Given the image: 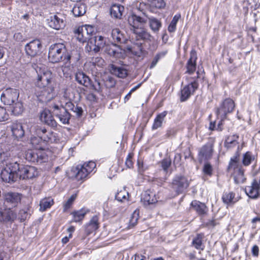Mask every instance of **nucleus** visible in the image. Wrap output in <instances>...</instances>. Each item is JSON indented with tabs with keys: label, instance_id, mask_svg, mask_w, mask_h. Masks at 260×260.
Returning a JSON list of instances; mask_svg holds the SVG:
<instances>
[{
	"label": "nucleus",
	"instance_id": "obj_18",
	"mask_svg": "<svg viewBox=\"0 0 260 260\" xmlns=\"http://www.w3.org/2000/svg\"><path fill=\"white\" fill-rule=\"evenodd\" d=\"M30 131L33 132L35 134L41 137L43 142H48L51 140L52 134L47 130L39 126H34L31 128Z\"/></svg>",
	"mask_w": 260,
	"mask_h": 260
},
{
	"label": "nucleus",
	"instance_id": "obj_2",
	"mask_svg": "<svg viewBox=\"0 0 260 260\" xmlns=\"http://www.w3.org/2000/svg\"><path fill=\"white\" fill-rule=\"evenodd\" d=\"M74 58L73 53L71 54L67 52V49L63 44H54L50 46L49 49L48 58L52 63H57L62 61L63 65L62 70L63 73H68L70 70L71 60L78 61L79 59V54Z\"/></svg>",
	"mask_w": 260,
	"mask_h": 260
},
{
	"label": "nucleus",
	"instance_id": "obj_45",
	"mask_svg": "<svg viewBox=\"0 0 260 260\" xmlns=\"http://www.w3.org/2000/svg\"><path fill=\"white\" fill-rule=\"evenodd\" d=\"M180 17V14H177L174 16L172 21L168 26V29L169 32H173L175 31L176 29V24Z\"/></svg>",
	"mask_w": 260,
	"mask_h": 260
},
{
	"label": "nucleus",
	"instance_id": "obj_22",
	"mask_svg": "<svg viewBox=\"0 0 260 260\" xmlns=\"http://www.w3.org/2000/svg\"><path fill=\"white\" fill-rule=\"evenodd\" d=\"M111 37L113 43H124L125 42L126 39L123 33L119 28H114L111 31Z\"/></svg>",
	"mask_w": 260,
	"mask_h": 260
},
{
	"label": "nucleus",
	"instance_id": "obj_49",
	"mask_svg": "<svg viewBox=\"0 0 260 260\" xmlns=\"http://www.w3.org/2000/svg\"><path fill=\"white\" fill-rule=\"evenodd\" d=\"M150 3L152 7L158 9H161L165 6V3L164 0H148Z\"/></svg>",
	"mask_w": 260,
	"mask_h": 260
},
{
	"label": "nucleus",
	"instance_id": "obj_35",
	"mask_svg": "<svg viewBox=\"0 0 260 260\" xmlns=\"http://www.w3.org/2000/svg\"><path fill=\"white\" fill-rule=\"evenodd\" d=\"M84 30L81 26L79 27L75 31V33L76 34V37L77 39L81 43L86 42L87 41L89 40V36L86 34L85 35L84 32H83Z\"/></svg>",
	"mask_w": 260,
	"mask_h": 260
},
{
	"label": "nucleus",
	"instance_id": "obj_42",
	"mask_svg": "<svg viewBox=\"0 0 260 260\" xmlns=\"http://www.w3.org/2000/svg\"><path fill=\"white\" fill-rule=\"evenodd\" d=\"M235 194L233 192H225L223 193L222 199L223 203L227 205L233 204L236 201H234Z\"/></svg>",
	"mask_w": 260,
	"mask_h": 260
},
{
	"label": "nucleus",
	"instance_id": "obj_47",
	"mask_svg": "<svg viewBox=\"0 0 260 260\" xmlns=\"http://www.w3.org/2000/svg\"><path fill=\"white\" fill-rule=\"evenodd\" d=\"M82 166L89 174L95 169L96 164L94 161H90L84 163Z\"/></svg>",
	"mask_w": 260,
	"mask_h": 260
},
{
	"label": "nucleus",
	"instance_id": "obj_14",
	"mask_svg": "<svg viewBox=\"0 0 260 260\" xmlns=\"http://www.w3.org/2000/svg\"><path fill=\"white\" fill-rule=\"evenodd\" d=\"M198 86V83L196 81H193L184 86L181 90V101L183 102L187 100L194 93Z\"/></svg>",
	"mask_w": 260,
	"mask_h": 260
},
{
	"label": "nucleus",
	"instance_id": "obj_55",
	"mask_svg": "<svg viewBox=\"0 0 260 260\" xmlns=\"http://www.w3.org/2000/svg\"><path fill=\"white\" fill-rule=\"evenodd\" d=\"M92 86L93 89L98 92L102 91L103 89V84L102 82L98 80L95 81Z\"/></svg>",
	"mask_w": 260,
	"mask_h": 260
},
{
	"label": "nucleus",
	"instance_id": "obj_19",
	"mask_svg": "<svg viewBox=\"0 0 260 260\" xmlns=\"http://www.w3.org/2000/svg\"><path fill=\"white\" fill-rule=\"evenodd\" d=\"M41 120L50 125L51 127H55L57 126V123L54 119L50 111L48 110H44L40 114Z\"/></svg>",
	"mask_w": 260,
	"mask_h": 260
},
{
	"label": "nucleus",
	"instance_id": "obj_43",
	"mask_svg": "<svg viewBox=\"0 0 260 260\" xmlns=\"http://www.w3.org/2000/svg\"><path fill=\"white\" fill-rule=\"evenodd\" d=\"M11 111L15 115H19L21 114L23 111V106L21 102L19 101L15 102L12 105Z\"/></svg>",
	"mask_w": 260,
	"mask_h": 260
},
{
	"label": "nucleus",
	"instance_id": "obj_36",
	"mask_svg": "<svg viewBox=\"0 0 260 260\" xmlns=\"http://www.w3.org/2000/svg\"><path fill=\"white\" fill-rule=\"evenodd\" d=\"M238 138L239 137L236 135L228 137L224 142V146L227 148H232L236 146L238 144Z\"/></svg>",
	"mask_w": 260,
	"mask_h": 260
},
{
	"label": "nucleus",
	"instance_id": "obj_57",
	"mask_svg": "<svg viewBox=\"0 0 260 260\" xmlns=\"http://www.w3.org/2000/svg\"><path fill=\"white\" fill-rule=\"evenodd\" d=\"M28 215V214L26 211L21 210L19 212L18 218L21 221H23L27 218Z\"/></svg>",
	"mask_w": 260,
	"mask_h": 260
},
{
	"label": "nucleus",
	"instance_id": "obj_23",
	"mask_svg": "<svg viewBox=\"0 0 260 260\" xmlns=\"http://www.w3.org/2000/svg\"><path fill=\"white\" fill-rule=\"evenodd\" d=\"M11 208L5 210L1 213L0 220L4 221H13L17 217L16 213L12 210Z\"/></svg>",
	"mask_w": 260,
	"mask_h": 260
},
{
	"label": "nucleus",
	"instance_id": "obj_27",
	"mask_svg": "<svg viewBox=\"0 0 260 260\" xmlns=\"http://www.w3.org/2000/svg\"><path fill=\"white\" fill-rule=\"evenodd\" d=\"M149 25L151 30L154 33H157L162 26L160 20L154 17L148 18Z\"/></svg>",
	"mask_w": 260,
	"mask_h": 260
},
{
	"label": "nucleus",
	"instance_id": "obj_13",
	"mask_svg": "<svg viewBox=\"0 0 260 260\" xmlns=\"http://www.w3.org/2000/svg\"><path fill=\"white\" fill-rule=\"evenodd\" d=\"M245 192L251 199H257L260 196V187L258 181L254 179L249 186L245 188Z\"/></svg>",
	"mask_w": 260,
	"mask_h": 260
},
{
	"label": "nucleus",
	"instance_id": "obj_41",
	"mask_svg": "<svg viewBox=\"0 0 260 260\" xmlns=\"http://www.w3.org/2000/svg\"><path fill=\"white\" fill-rule=\"evenodd\" d=\"M256 156L252 152L247 151L243 155L242 163L244 166H248L250 165L252 161H254Z\"/></svg>",
	"mask_w": 260,
	"mask_h": 260
},
{
	"label": "nucleus",
	"instance_id": "obj_4",
	"mask_svg": "<svg viewBox=\"0 0 260 260\" xmlns=\"http://www.w3.org/2000/svg\"><path fill=\"white\" fill-rule=\"evenodd\" d=\"M127 20L130 26V30L136 35L137 40H151L152 37L147 29L144 28L147 22L146 19L135 14H132L128 16Z\"/></svg>",
	"mask_w": 260,
	"mask_h": 260
},
{
	"label": "nucleus",
	"instance_id": "obj_32",
	"mask_svg": "<svg viewBox=\"0 0 260 260\" xmlns=\"http://www.w3.org/2000/svg\"><path fill=\"white\" fill-rule=\"evenodd\" d=\"M124 7L119 5H113L110 9V13L112 17L120 18L124 11Z\"/></svg>",
	"mask_w": 260,
	"mask_h": 260
},
{
	"label": "nucleus",
	"instance_id": "obj_16",
	"mask_svg": "<svg viewBox=\"0 0 260 260\" xmlns=\"http://www.w3.org/2000/svg\"><path fill=\"white\" fill-rule=\"evenodd\" d=\"M47 21L49 26L55 29H60L65 26L63 19L57 15L51 16Z\"/></svg>",
	"mask_w": 260,
	"mask_h": 260
},
{
	"label": "nucleus",
	"instance_id": "obj_17",
	"mask_svg": "<svg viewBox=\"0 0 260 260\" xmlns=\"http://www.w3.org/2000/svg\"><path fill=\"white\" fill-rule=\"evenodd\" d=\"M62 90V95L61 99V105H62L64 104L68 107H70L72 105L71 101L74 98L73 90L70 87H66Z\"/></svg>",
	"mask_w": 260,
	"mask_h": 260
},
{
	"label": "nucleus",
	"instance_id": "obj_24",
	"mask_svg": "<svg viewBox=\"0 0 260 260\" xmlns=\"http://www.w3.org/2000/svg\"><path fill=\"white\" fill-rule=\"evenodd\" d=\"M213 151V143H208L204 146L200 151V154L205 159L211 157Z\"/></svg>",
	"mask_w": 260,
	"mask_h": 260
},
{
	"label": "nucleus",
	"instance_id": "obj_61",
	"mask_svg": "<svg viewBox=\"0 0 260 260\" xmlns=\"http://www.w3.org/2000/svg\"><path fill=\"white\" fill-rule=\"evenodd\" d=\"M125 165L129 168H131L133 166V162L131 160L130 154L128 155V157L125 160Z\"/></svg>",
	"mask_w": 260,
	"mask_h": 260
},
{
	"label": "nucleus",
	"instance_id": "obj_1",
	"mask_svg": "<svg viewBox=\"0 0 260 260\" xmlns=\"http://www.w3.org/2000/svg\"><path fill=\"white\" fill-rule=\"evenodd\" d=\"M38 173L35 167L12 161L7 164L2 170L1 177L4 181L11 182L16 181L18 179H31L37 176Z\"/></svg>",
	"mask_w": 260,
	"mask_h": 260
},
{
	"label": "nucleus",
	"instance_id": "obj_51",
	"mask_svg": "<svg viewBox=\"0 0 260 260\" xmlns=\"http://www.w3.org/2000/svg\"><path fill=\"white\" fill-rule=\"evenodd\" d=\"M9 117V115L6 109L4 107H0V122L7 120Z\"/></svg>",
	"mask_w": 260,
	"mask_h": 260
},
{
	"label": "nucleus",
	"instance_id": "obj_25",
	"mask_svg": "<svg viewBox=\"0 0 260 260\" xmlns=\"http://www.w3.org/2000/svg\"><path fill=\"white\" fill-rule=\"evenodd\" d=\"M191 206L199 215L205 214L208 211V209L205 204L199 201H192L191 203Z\"/></svg>",
	"mask_w": 260,
	"mask_h": 260
},
{
	"label": "nucleus",
	"instance_id": "obj_31",
	"mask_svg": "<svg viewBox=\"0 0 260 260\" xmlns=\"http://www.w3.org/2000/svg\"><path fill=\"white\" fill-rule=\"evenodd\" d=\"M76 80L81 85L88 87L90 84V79L84 73L78 72L76 74Z\"/></svg>",
	"mask_w": 260,
	"mask_h": 260
},
{
	"label": "nucleus",
	"instance_id": "obj_40",
	"mask_svg": "<svg viewBox=\"0 0 260 260\" xmlns=\"http://www.w3.org/2000/svg\"><path fill=\"white\" fill-rule=\"evenodd\" d=\"M112 73L119 78H124L127 75V70L122 67H117L113 66Z\"/></svg>",
	"mask_w": 260,
	"mask_h": 260
},
{
	"label": "nucleus",
	"instance_id": "obj_60",
	"mask_svg": "<svg viewBox=\"0 0 260 260\" xmlns=\"http://www.w3.org/2000/svg\"><path fill=\"white\" fill-rule=\"evenodd\" d=\"M115 84V81L112 78H109L108 81L106 83L108 87H112L114 86Z\"/></svg>",
	"mask_w": 260,
	"mask_h": 260
},
{
	"label": "nucleus",
	"instance_id": "obj_10",
	"mask_svg": "<svg viewBox=\"0 0 260 260\" xmlns=\"http://www.w3.org/2000/svg\"><path fill=\"white\" fill-rule=\"evenodd\" d=\"M52 112L57 117L62 124H67L70 119V114L62 105L59 106L57 105L52 106Z\"/></svg>",
	"mask_w": 260,
	"mask_h": 260
},
{
	"label": "nucleus",
	"instance_id": "obj_15",
	"mask_svg": "<svg viewBox=\"0 0 260 260\" xmlns=\"http://www.w3.org/2000/svg\"><path fill=\"white\" fill-rule=\"evenodd\" d=\"M20 196L16 192H8L5 194L4 204L8 208L15 207L20 201Z\"/></svg>",
	"mask_w": 260,
	"mask_h": 260
},
{
	"label": "nucleus",
	"instance_id": "obj_50",
	"mask_svg": "<svg viewBox=\"0 0 260 260\" xmlns=\"http://www.w3.org/2000/svg\"><path fill=\"white\" fill-rule=\"evenodd\" d=\"M139 219V211L135 210L132 215L131 218L129 220V227L132 228L137 223Z\"/></svg>",
	"mask_w": 260,
	"mask_h": 260
},
{
	"label": "nucleus",
	"instance_id": "obj_5",
	"mask_svg": "<svg viewBox=\"0 0 260 260\" xmlns=\"http://www.w3.org/2000/svg\"><path fill=\"white\" fill-rule=\"evenodd\" d=\"M234 107V102L231 99H225L220 104L216 110L217 118L220 119L218 122L217 129L222 130V120L226 118L227 114L233 111Z\"/></svg>",
	"mask_w": 260,
	"mask_h": 260
},
{
	"label": "nucleus",
	"instance_id": "obj_58",
	"mask_svg": "<svg viewBox=\"0 0 260 260\" xmlns=\"http://www.w3.org/2000/svg\"><path fill=\"white\" fill-rule=\"evenodd\" d=\"M137 165H138V171L140 173H143L146 170V168L145 167L143 162L142 161H141V160H138Z\"/></svg>",
	"mask_w": 260,
	"mask_h": 260
},
{
	"label": "nucleus",
	"instance_id": "obj_30",
	"mask_svg": "<svg viewBox=\"0 0 260 260\" xmlns=\"http://www.w3.org/2000/svg\"><path fill=\"white\" fill-rule=\"evenodd\" d=\"M74 173L75 176L77 180L84 179L88 175V173L82 165H78L74 171Z\"/></svg>",
	"mask_w": 260,
	"mask_h": 260
},
{
	"label": "nucleus",
	"instance_id": "obj_52",
	"mask_svg": "<svg viewBox=\"0 0 260 260\" xmlns=\"http://www.w3.org/2000/svg\"><path fill=\"white\" fill-rule=\"evenodd\" d=\"M161 167L165 171L167 172L168 171V168L170 167L171 165V160L170 158H165L161 160L160 162Z\"/></svg>",
	"mask_w": 260,
	"mask_h": 260
},
{
	"label": "nucleus",
	"instance_id": "obj_39",
	"mask_svg": "<svg viewBox=\"0 0 260 260\" xmlns=\"http://www.w3.org/2000/svg\"><path fill=\"white\" fill-rule=\"evenodd\" d=\"M103 50L111 56H114L116 57L118 56L117 46L113 43L106 45Z\"/></svg>",
	"mask_w": 260,
	"mask_h": 260
},
{
	"label": "nucleus",
	"instance_id": "obj_6",
	"mask_svg": "<svg viewBox=\"0 0 260 260\" xmlns=\"http://www.w3.org/2000/svg\"><path fill=\"white\" fill-rule=\"evenodd\" d=\"M25 159L30 162L41 164L48 160V155L45 150L41 148L28 149L24 154Z\"/></svg>",
	"mask_w": 260,
	"mask_h": 260
},
{
	"label": "nucleus",
	"instance_id": "obj_37",
	"mask_svg": "<svg viewBox=\"0 0 260 260\" xmlns=\"http://www.w3.org/2000/svg\"><path fill=\"white\" fill-rule=\"evenodd\" d=\"M144 201L148 204H153L157 202L155 194L150 191H146L142 194Z\"/></svg>",
	"mask_w": 260,
	"mask_h": 260
},
{
	"label": "nucleus",
	"instance_id": "obj_12",
	"mask_svg": "<svg viewBox=\"0 0 260 260\" xmlns=\"http://www.w3.org/2000/svg\"><path fill=\"white\" fill-rule=\"evenodd\" d=\"M173 186L178 193L182 192L189 186V182L184 176L181 175L176 176L173 180Z\"/></svg>",
	"mask_w": 260,
	"mask_h": 260
},
{
	"label": "nucleus",
	"instance_id": "obj_46",
	"mask_svg": "<svg viewBox=\"0 0 260 260\" xmlns=\"http://www.w3.org/2000/svg\"><path fill=\"white\" fill-rule=\"evenodd\" d=\"M203 236L198 234L197 237L192 241V245L198 249L203 250L204 246L202 245Z\"/></svg>",
	"mask_w": 260,
	"mask_h": 260
},
{
	"label": "nucleus",
	"instance_id": "obj_11",
	"mask_svg": "<svg viewBox=\"0 0 260 260\" xmlns=\"http://www.w3.org/2000/svg\"><path fill=\"white\" fill-rule=\"evenodd\" d=\"M42 44L40 40H33L25 45V52L27 55L34 57L38 55L40 52Z\"/></svg>",
	"mask_w": 260,
	"mask_h": 260
},
{
	"label": "nucleus",
	"instance_id": "obj_8",
	"mask_svg": "<svg viewBox=\"0 0 260 260\" xmlns=\"http://www.w3.org/2000/svg\"><path fill=\"white\" fill-rule=\"evenodd\" d=\"M19 92L11 88L5 89L1 95V100L5 105H11L18 101Z\"/></svg>",
	"mask_w": 260,
	"mask_h": 260
},
{
	"label": "nucleus",
	"instance_id": "obj_54",
	"mask_svg": "<svg viewBox=\"0 0 260 260\" xmlns=\"http://www.w3.org/2000/svg\"><path fill=\"white\" fill-rule=\"evenodd\" d=\"M81 27L82 28H83L84 30L83 32H84L85 35L86 34L88 35V36H89V38L90 39L91 38H90L91 35L94 31V28L92 26L89 25H85Z\"/></svg>",
	"mask_w": 260,
	"mask_h": 260
},
{
	"label": "nucleus",
	"instance_id": "obj_59",
	"mask_svg": "<svg viewBox=\"0 0 260 260\" xmlns=\"http://www.w3.org/2000/svg\"><path fill=\"white\" fill-rule=\"evenodd\" d=\"M251 252L253 256L256 257L258 256L259 254L258 247L256 245H254L252 248Z\"/></svg>",
	"mask_w": 260,
	"mask_h": 260
},
{
	"label": "nucleus",
	"instance_id": "obj_53",
	"mask_svg": "<svg viewBox=\"0 0 260 260\" xmlns=\"http://www.w3.org/2000/svg\"><path fill=\"white\" fill-rule=\"evenodd\" d=\"M69 107L71 108V110H72V111L75 113L77 116L80 117L82 115L83 110L81 107L77 105L74 106L72 104V105Z\"/></svg>",
	"mask_w": 260,
	"mask_h": 260
},
{
	"label": "nucleus",
	"instance_id": "obj_7",
	"mask_svg": "<svg viewBox=\"0 0 260 260\" xmlns=\"http://www.w3.org/2000/svg\"><path fill=\"white\" fill-rule=\"evenodd\" d=\"M230 171H233V176L235 182L237 183H243L245 180L244 172L241 166L239 165L237 156H233L231 159L228 167Z\"/></svg>",
	"mask_w": 260,
	"mask_h": 260
},
{
	"label": "nucleus",
	"instance_id": "obj_34",
	"mask_svg": "<svg viewBox=\"0 0 260 260\" xmlns=\"http://www.w3.org/2000/svg\"><path fill=\"white\" fill-rule=\"evenodd\" d=\"M54 204L53 200L51 198H45L40 202V211L43 212L50 208Z\"/></svg>",
	"mask_w": 260,
	"mask_h": 260
},
{
	"label": "nucleus",
	"instance_id": "obj_21",
	"mask_svg": "<svg viewBox=\"0 0 260 260\" xmlns=\"http://www.w3.org/2000/svg\"><path fill=\"white\" fill-rule=\"evenodd\" d=\"M168 114V111H164L161 113H158L154 119L151 128L152 130H156L160 128L165 122V118Z\"/></svg>",
	"mask_w": 260,
	"mask_h": 260
},
{
	"label": "nucleus",
	"instance_id": "obj_48",
	"mask_svg": "<svg viewBox=\"0 0 260 260\" xmlns=\"http://www.w3.org/2000/svg\"><path fill=\"white\" fill-rule=\"evenodd\" d=\"M43 140L39 136H34L31 138L30 143L35 148H40V145L41 146Z\"/></svg>",
	"mask_w": 260,
	"mask_h": 260
},
{
	"label": "nucleus",
	"instance_id": "obj_62",
	"mask_svg": "<svg viewBox=\"0 0 260 260\" xmlns=\"http://www.w3.org/2000/svg\"><path fill=\"white\" fill-rule=\"evenodd\" d=\"M176 129H175L174 128H171L167 131L166 135L168 137H171L172 136H174L176 134Z\"/></svg>",
	"mask_w": 260,
	"mask_h": 260
},
{
	"label": "nucleus",
	"instance_id": "obj_63",
	"mask_svg": "<svg viewBox=\"0 0 260 260\" xmlns=\"http://www.w3.org/2000/svg\"><path fill=\"white\" fill-rule=\"evenodd\" d=\"M168 53L167 50H164L159 53H158L156 56L159 58V59L162 57H164Z\"/></svg>",
	"mask_w": 260,
	"mask_h": 260
},
{
	"label": "nucleus",
	"instance_id": "obj_56",
	"mask_svg": "<svg viewBox=\"0 0 260 260\" xmlns=\"http://www.w3.org/2000/svg\"><path fill=\"white\" fill-rule=\"evenodd\" d=\"M203 172L207 175H211L212 172V168L210 164L206 163L203 168Z\"/></svg>",
	"mask_w": 260,
	"mask_h": 260
},
{
	"label": "nucleus",
	"instance_id": "obj_38",
	"mask_svg": "<svg viewBox=\"0 0 260 260\" xmlns=\"http://www.w3.org/2000/svg\"><path fill=\"white\" fill-rule=\"evenodd\" d=\"M115 199L118 202L124 203L128 200V193L125 188L121 189L116 193Z\"/></svg>",
	"mask_w": 260,
	"mask_h": 260
},
{
	"label": "nucleus",
	"instance_id": "obj_3",
	"mask_svg": "<svg viewBox=\"0 0 260 260\" xmlns=\"http://www.w3.org/2000/svg\"><path fill=\"white\" fill-rule=\"evenodd\" d=\"M38 74L35 84L42 89V93L39 96L44 98L45 101L50 100L54 94V87L52 84L53 75L52 72L45 68H40L37 70Z\"/></svg>",
	"mask_w": 260,
	"mask_h": 260
},
{
	"label": "nucleus",
	"instance_id": "obj_29",
	"mask_svg": "<svg viewBox=\"0 0 260 260\" xmlns=\"http://www.w3.org/2000/svg\"><path fill=\"white\" fill-rule=\"evenodd\" d=\"M88 212V210L85 208H82L80 210L72 212L71 215L73 216V221L76 222H80L84 219Z\"/></svg>",
	"mask_w": 260,
	"mask_h": 260
},
{
	"label": "nucleus",
	"instance_id": "obj_64",
	"mask_svg": "<svg viewBox=\"0 0 260 260\" xmlns=\"http://www.w3.org/2000/svg\"><path fill=\"white\" fill-rule=\"evenodd\" d=\"M254 4L252 5L251 6V7L254 10H256V9H258L260 7V3L258 2H255V1H254Z\"/></svg>",
	"mask_w": 260,
	"mask_h": 260
},
{
	"label": "nucleus",
	"instance_id": "obj_9",
	"mask_svg": "<svg viewBox=\"0 0 260 260\" xmlns=\"http://www.w3.org/2000/svg\"><path fill=\"white\" fill-rule=\"evenodd\" d=\"M106 45V41L104 38L101 36H96L90 39L88 43L87 49L88 51L98 53L100 50H103Z\"/></svg>",
	"mask_w": 260,
	"mask_h": 260
},
{
	"label": "nucleus",
	"instance_id": "obj_44",
	"mask_svg": "<svg viewBox=\"0 0 260 260\" xmlns=\"http://www.w3.org/2000/svg\"><path fill=\"white\" fill-rule=\"evenodd\" d=\"M76 198L77 194H73L63 203V211L64 212H67L71 207Z\"/></svg>",
	"mask_w": 260,
	"mask_h": 260
},
{
	"label": "nucleus",
	"instance_id": "obj_33",
	"mask_svg": "<svg viewBox=\"0 0 260 260\" xmlns=\"http://www.w3.org/2000/svg\"><path fill=\"white\" fill-rule=\"evenodd\" d=\"M72 12L75 16H81L86 12L85 4L81 3H77L72 9Z\"/></svg>",
	"mask_w": 260,
	"mask_h": 260
},
{
	"label": "nucleus",
	"instance_id": "obj_26",
	"mask_svg": "<svg viewBox=\"0 0 260 260\" xmlns=\"http://www.w3.org/2000/svg\"><path fill=\"white\" fill-rule=\"evenodd\" d=\"M99 224L98 216L97 215L93 216L86 226V232L87 234H91L98 229Z\"/></svg>",
	"mask_w": 260,
	"mask_h": 260
},
{
	"label": "nucleus",
	"instance_id": "obj_20",
	"mask_svg": "<svg viewBox=\"0 0 260 260\" xmlns=\"http://www.w3.org/2000/svg\"><path fill=\"white\" fill-rule=\"evenodd\" d=\"M197 56L196 51L192 50L190 52V56L186 65V73L192 74L196 70V61Z\"/></svg>",
	"mask_w": 260,
	"mask_h": 260
},
{
	"label": "nucleus",
	"instance_id": "obj_28",
	"mask_svg": "<svg viewBox=\"0 0 260 260\" xmlns=\"http://www.w3.org/2000/svg\"><path fill=\"white\" fill-rule=\"evenodd\" d=\"M24 126L21 123H16L12 125L13 135L17 139L21 138L24 135Z\"/></svg>",
	"mask_w": 260,
	"mask_h": 260
}]
</instances>
